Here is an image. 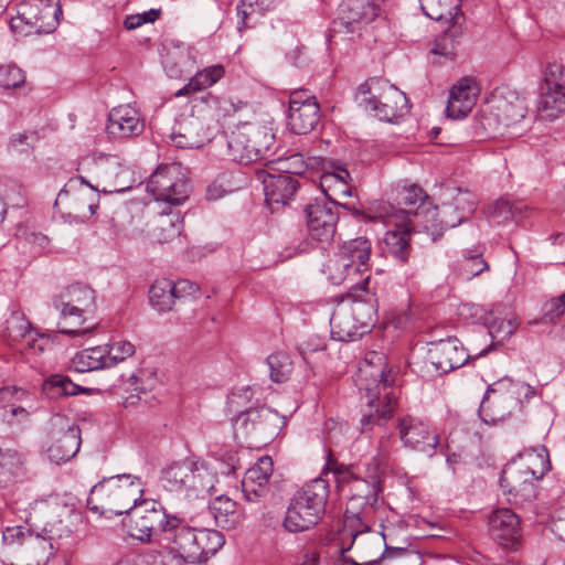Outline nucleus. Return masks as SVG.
I'll return each mask as SVG.
<instances>
[{
	"mask_svg": "<svg viewBox=\"0 0 565 565\" xmlns=\"http://www.w3.org/2000/svg\"><path fill=\"white\" fill-rule=\"evenodd\" d=\"M396 373L387 366L386 356L370 352L360 365L356 385L364 392L369 412L361 417V433H370L375 426L382 427L393 417L397 396L393 387Z\"/></svg>",
	"mask_w": 565,
	"mask_h": 565,
	"instance_id": "f257e3e1",
	"label": "nucleus"
},
{
	"mask_svg": "<svg viewBox=\"0 0 565 565\" xmlns=\"http://www.w3.org/2000/svg\"><path fill=\"white\" fill-rule=\"evenodd\" d=\"M370 275L353 284L343 300L349 306L337 308L330 319L331 337L338 341H354L367 333L375 323L377 299L369 288Z\"/></svg>",
	"mask_w": 565,
	"mask_h": 565,
	"instance_id": "f03ea898",
	"label": "nucleus"
},
{
	"mask_svg": "<svg viewBox=\"0 0 565 565\" xmlns=\"http://www.w3.org/2000/svg\"><path fill=\"white\" fill-rule=\"evenodd\" d=\"M171 523L161 546L184 562L204 563L225 543L216 530L191 527L178 516H172Z\"/></svg>",
	"mask_w": 565,
	"mask_h": 565,
	"instance_id": "7ed1b4c3",
	"label": "nucleus"
},
{
	"mask_svg": "<svg viewBox=\"0 0 565 565\" xmlns=\"http://www.w3.org/2000/svg\"><path fill=\"white\" fill-rule=\"evenodd\" d=\"M329 472L332 473L339 491L348 497L345 509V525L353 526L362 523V515L372 511L379 500L380 478L379 466L373 463V473L369 479L355 476L349 468L339 467L337 462H328Z\"/></svg>",
	"mask_w": 565,
	"mask_h": 565,
	"instance_id": "20e7f679",
	"label": "nucleus"
},
{
	"mask_svg": "<svg viewBox=\"0 0 565 565\" xmlns=\"http://www.w3.org/2000/svg\"><path fill=\"white\" fill-rule=\"evenodd\" d=\"M142 494L140 478L118 475L96 483L89 492L87 505L100 514L127 515Z\"/></svg>",
	"mask_w": 565,
	"mask_h": 565,
	"instance_id": "39448f33",
	"label": "nucleus"
},
{
	"mask_svg": "<svg viewBox=\"0 0 565 565\" xmlns=\"http://www.w3.org/2000/svg\"><path fill=\"white\" fill-rule=\"evenodd\" d=\"M328 497V481L322 478L313 479L290 499L282 527L289 533L310 530L318 524L324 514Z\"/></svg>",
	"mask_w": 565,
	"mask_h": 565,
	"instance_id": "423d86ee",
	"label": "nucleus"
},
{
	"mask_svg": "<svg viewBox=\"0 0 565 565\" xmlns=\"http://www.w3.org/2000/svg\"><path fill=\"white\" fill-rule=\"evenodd\" d=\"M358 98L379 119L396 122L409 113L405 93L382 78H370L358 88Z\"/></svg>",
	"mask_w": 565,
	"mask_h": 565,
	"instance_id": "0eeeda50",
	"label": "nucleus"
},
{
	"mask_svg": "<svg viewBox=\"0 0 565 565\" xmlns=\"http://www.w3.org/2000/svg\"><path fill=\"white\" fill-rule=\"evenodd\" d=\"M160 480L166 490L185 495L207 494L214 488V477L206 465L190 458L169 463Z\"/></svg>",
	"mask_w": 565,
	"mask_h": 565,
	"instance_id": "6e6552de",
	"label": "nucleus"
},
{
	"mask_svg": "<svg viewBox=\"0 0 565 565\" xmlns=\"http://www.w3.org/2000/svg\"><path fill=\"white\" fill-rule=\"evenodd\" d=\"M172 516L157 501H142L128 512L122 525L131 537L161 545L172 524Z\"/></svg>",
	"mask_w": 565,
	"mask_h": 565,
	"instance_id": "1a4fd4ad",
	"label": "nucleus"
},
{
	"mask_svg": "<svg viewBox=\"0 0 565 565\" xmlns=\"http://www.w3.org/2000/svg\"><path fill=\"white\" fill-rule=\"evenodd\" d=\"M61 14L58 0H24L11 18L10 26L23 35L51 33L57 28Z\"/></svg>",
	"mask_w": 565,
	"mask_h": 565,
	"instance_id": "9d476101",
	"label": "nucleus"
},
{
	"mask_svg": "<svg viewBox=\"0 0 565 565\" xmlns=\"http://www.w3.org/2000/svg\"><path fill=\"white\" fill-rule=\"evenodd\" d=\"M147 191L156 201L178 206L188 200L191 186L181 164L171 163L161 164L152 172Z\"/></svg>",
	"mask_w": 565,
	"mask_h": 565,
	"instance_id": "9b49d317",
	"label": "nucleus"
},
{
	"mask_svg": "<svg viewBox=\"0 0 565 565\" xmlns=\"http://www.w3.org/2000/svg\"><path fill=\"white\" fill-rule=\"evenodd\" d=\"M274 135L265 128L243 126L232 131L227 147L232 159L248 164L260 159L271 147Z\"/></svg>",
	"mask_w": 565,
	"mask_h": 565,
	"instance_id": "f8f14e48",
	"label": "nucleus"
},
{
	"mask_svg": "<svg viewBox=\"0 0 565 565\" xmlns=\"http://www.w3.org/2000/svg\"><path fill=\"white\" fill-rule=\"evenodd\" d=\"M544 83L546 90L541 95L537 110L542 119L554 120L565 115V66L548 64Z\"/></svg>",
	"mask_w": 565,
	"mask_h": 565,
	"instance_id": "ddd939ff",
	"label": "nucleus"
},
{
	"mask_svg": "<svg viewBox=\"0 0 565 565\" xmlns=\"http://www.w3.org/2000/svg\"><path fill=\"white\" fill-rule=\"evenodd\" d=\"M320 119V108L316 97L306 89L294 90L289 96L288 126L298 135L313 130Z\"/></svg>",
	"mask_w": 565,
	"mask_h": 565,
	"instance_id": "4468645a",
	"label": "nucleus"
},
{
	"mask_svg": "<svg viewBox=\"0 0 565 565\" xmlns=\"http://www.w3.org/2000/svg\"><path fill=\"white\" fill-rule=\"evenodd\" d=\"M397 430L401 441L408 449L433 456L439 445L436 431L412 415H405L397 419Z\"/></svg>",
	"mask_w": 565,
	"mask_h": 565,
	"instance_id": "2eb2a0df",
	"label": "nucleus"
},
{
	"mask_svg": "<svg viewBox=\"0 0 565 565\" xmlns=\"http://www.w3.org/2000/svg\"><path fill=\"white\" fill-rule=\"evenodd\" d=\"M386 225L394 226L385 233L384 244L387 253L397 262L405 264L411 254L409 237L413 231L412 221L407 213L395 211L381 213Z\"/></svg>",
	"mask_w": 565,
	"mask_h": 565,
	"instance_id": "dca6fc26",
	"label": "nucleus"
},
{
	"mask_svg": "<svg viewBox=\"0 0 565 565\" xmlns=\"http://www.w3.org/2000/svg\"><path fill=\"white\" fill-rule=\"evenodd\" d=\"M490 103V115L505 128L520 122L527 113L525 98L507 86L497 88Z\"/></svg>",
	"mask_w": 565,
	"mask_h": 565,
	"instance_id": "f3484780",
	"label": "nucleus"
},
{
	"mask_svg": "<svg viewBox=\"0 0 565 565\" xmlns=\"http://www.w3.org/2000/svg\"><path fill=\"white\" fill-rule=\"evenodd\" d=\"M306 224L308 235L322 244H330L333 241L339 213L332 203L315 202L306 206Z\"/></svg>",
	"mask_w": 565,
	"mask_h": 565,
	"instance_id": "a211bd4d",
	"label": "nucleus"
},
{
	"mask_svg": "<svg viewBox=\"0 0 565 565\" xmlns=\"http://www.w3.org/2000/svg\"><path fill=\"white\" fill-rule=\"evenodd\" d=\"M60 430L54 434L51 445L46 449L47 458L55 465L71 460L81 447V429L77 425L70 424L63 417H55L52 422Z\"/></svg>",
	"mask_w": 565,
	"mask_h": 565,
	"instance_id": "6ab92c4d",
	"label": "nucleus"
},
{
	"mask_svg": "<svg viewBox=\"0 0 565 565\" xmlns=\"http://www.w3.org/2000/svg\"><path fill=\"white\" fill-rule=\"evenodd\" d=\"M535 481L537 479L529 470L510 462L504 467L499 482L503 492L509 495V501L518 504L536 498Z\"/></svg>",
	"mask_w": 565,
	"mask_h": 565,
	"instance_id": "aec40b11",
	"label": "nucleus"
},
{
	"mask_svg": "<svg viewBox=\"0 0 565 565\" xmlns=\"http://www.w3.org/2000/svg\"><path fill=\"white\" fill-rule=\"evenodd\" d=\"M381 0H347L340 7L337 23L350 33H360L381 14Z\"/></svg>",
	"mask_w": 565,
	"mask_h": 565,
	"instance_id": "412c9836",
	"label": "nucleus"
},
{
	"mask_svg": "<svg viewBox=\"0 0 565 565\" xmlns=\"http://www.w3.org/2000/svg\"><path fill=\"white\" fill-rule=\"evenodd\" d=\"M233 425L247 437L265 439L275 434L278 414L267 407L250 408L239 413Z\"/></svg>",
	"mask_w": 565,
	"mask_h": 565,
	"instance_id": "4be33fe9",
	"label": "nucleus"
},
{
	"mask_svg": "<svg viewBox=\"0 0 565 565\" xmlns=\"http://www.w3.org/2000/svg\"><path fill=\"white\" fill-rule=\"evenodd\" d=\"M488 527L491 539L505 548L514 547L521 541V521L511 509L494 510L489 516Z\"/></svg>",
	"mask_w": 565,
	"mask_h": 565,
	"instance_id": "5701e85b",
	"label": "nucleus"
},
{
	"mask_svg": "<svg viewBox=\"0 0 565 565\" xmlns=\"http://www.w3.org/2000/svg\"><path fill=\"white\" fill-rule=\"evenodd\" d=\"M172 142L181 149H195L210 140V131L205 122L198 116H180L170 135Z\"/></svg>",
	"mask_w": 565,
	"mask_h": 565,
	"instance_id": "b1692460",
	"label": "nucleus"
},
{
	"mask_svg": "<svg viewBox=\"0 0 565 565\" xmlns=\"http://www.w3.org/2000/svg\"><path fill=\"white\" fill-rule=\"evenodd\" d=\"M468 359L469 354L457 339L434 342L428 350V361L441 374L461 367Z\"/></svg>",
	"mask_w": 565,
	"mask_h": 565,
	"instance_id": "393cba45",
	"label": "nucleus"
},
{
	"mask_svg": "<svg viewBox=\"0 0 565 565\" xmlns=\"http://www.w3.org/2000/svg\"><path fill=\"white\" fill-rule=\"evenodd\" d=\"M265 200L271 211H277L289 204L295 198L299 182L289 174L267 173L263 179Z\"/></svg>",
	"mask_w": 565,
	"mask_h": 565,
	"instance_id": "a878e982",
	"label": "nucleus"
},
{
	"mask_svg": "<svg viewBox=\"0 0 565 565\" xmlns=\"http://www.w3.org/2000/svg\"><path fill=\"white\" fill-rule=\"evenodd\" d=\"M145 124L138 111L130 106H118L110 110L106 125L107 134L114 139H128L142 134Z\"/></svg>",
	"mask_w": 565,
	"mask_h": 565,
	"instance_id": "bb28decb",
	"label": "nucleus"
},
{
	"mask_svg": "<svg viewBox=\"0 0 565 565\" xmlns=\"http://www.w3.org/2000/svg\"><path fill=\"white\" fill-rule=\"evenodd\" d=\"M351 181L350 172L341 166L333 167L330 171L326 170L320 178V186L328 199L327 203H332L335 207L340 205L344 209L356 211L349 206L347 202L341 201L351 196Z\"/></svg>",
	"mask_w": 565,
	"mask_h": 565,
	"instance_id": "cd10ccee",
	"label": "nucleus"
},
{
	"mask_svg": "<svg viewBox=\"0 0 565 565\" xmlns=\"http://www.w3.org/2000/svg\"><path fill=\"white\" fill-rule=\"evenodd\" d=\"M480 93L473 77H463L452 86L449 93L447 115L454 119L466 117L473 108Z\"/></svg>",
	"mask_w": 565,
	"mask_h": 565,
	"instance_id": "c85d7f7f",
	"label": "nucleus"
},
{
	"mask_svg": "<svg viewBox=\"0 0 565 565\" xmlns=\"http://www.w3.org/2000/svg\"><path fill=\"white\" fill-rule=\"evenodd\" d=\"M96 174L107 184L105 192H121L129 188L122 181L128 174V169L122 164L119 157L115 154L99 153L94 157Z\"/></svg>",
	"mask_w": 565,
	"mask_h": 565,
	"instance_id": "c756f323",
	"label": "nucleus"
},
{
	"mask_svg": "<svg viewBox=\"0 0 565 565\" xmlns=\"http://www.w3.org/2000/svg\"><path fill=\"white\" fill-rule=\"evenodd\" d=\"M182 224L179 211H161L151 220L150 234L160 244L170 243L180 236Z\"/></svg>",
	"mask_w": 565,
	"mask_h": 565,
	"instance_id": "7c9ffc66",
	"label": "nucleus"
},
{
	"mask_svg": "<svg viewBox=\"0 0 565 565\" xmlns=\"http://www.w3.org/2000/svg\"><path fill=\"white\" fill-rule=\"evenodd\" d=\"M215 523L224 530H233L243 521L237 503L226 495H218L209 505Z\"/></svg>",
	"mask_w": 565,
	"mask_h": 565,
	"instance_id": "2f4dec72",
	"label": "nucleus"
},
{
	"mask_svg": "<svg viewBox=\"0 0 565 565\" xmlns=\"http://www.w3.org/2000/svg\"><path fill=\"white\" fill-rule=\"evenodd\" d=\"M348 258L363 274L369 270V260L372 253V243L366 237H356L343 242L337 252Z\"/></svg>",
	"mask_w": 565,
	"mask_h": 565,
	"instance_id": "473e14b6",
	"label": "nucleus"
},
{
	"mask_svg": "<svg viewBox=\"0 0 565 565\" xmlns=\"http://www.w3.org/2000/svg\"><path fill=\"white\" fill-rule=\"evenodd\" d=\"M60 303L65 305L66 309L78 312L95 311V292L85 285L75 284L70 286L60 297Z\"/></svg>",
	"mask_w": 565,
	"mask_h": 565,
	"instance_id": "72a5a7b5",
	"label": "nucleus"
},
{
	"mask_svg": "<svg viewBox=\"0 0 565 565\" xmlns=\"http://www.w3.org/2000/svg\"><path fill=\"white\" fill-rule=\"evenodd\" d=\"M61 310V320L57 323V329L63 334L73 337L84 335L90 333L95 329V324L82 327L93 316V312H78L75 310L66 309L65 305H56Z\"/></svg>",
	"mask_w": 565,
	"mask_h": 565,
	"instance_id": "f704fd0d",
	"label": "nucleus"
},
{
	"mask_svg": "<svg viewBox=\"0 0 565 565\" xmlns=\"http://www.w3.org/2000/svg\"><path fill=\"white\" fill-rule=\"evenodd\" d=\"M323 271L333 285H342L347 281L353 282L359 276L363 275L355 265H352L348 258L338 253H334L324 264Z\"/></svg>",
	"mask_w": 565,
	"mask_h": 565,
	"instance_id": "c9c22d12",
	"label": "nucleus"
},
{
	"mask_svg": "<svg viewBox=\"0 0 565 565\" xmlns=\"http://www.w3.org/2000/svg\"><path fill=\"white\" fill-rule=\"evenodd\" d=\"M224 74L225 70L220 64L198 71L189 82L174 94V96L181 97L203 90L218 82Z\"/></svg>",
	"mask_w": 565,
	"mask_h": 565,
	"instance_id": "e433bc0d",
	"label": "nucleus"
},
{
	"mask_svg": "<svg viewBox=\"0 0 565 565\" xmlns=\"http://www.w3.org/2000/svg\"><path fill=\"white\" fill-rule=\"evenodd\" d=\"M6 335L11 343L24 342L25 348H35L31 324L21 312L14 311L7 319Z\"/></svg>",
	"mask_w": 565,
	"mask_h": 565,
	"instance_id": "4c0bfd02",
	"label": "nucleus"
},
{
	"mask_svg": "<svg viewBox=\"0 0 565 565\" xmlns=\"http://www.w3.org/2000/svg\"><path fill=\"white\" fill-rule=\"evenodd\" d=\"M106 360V351L104 345H97L77 352L73 356L71 365L74 371L78 373H85L89 371L107 369L108 364Z\"/></svg>",
	"mask_w": 565,
	"mask_h": 565,
	"instance_id": "58836bf2",
	"label": "nucleus"
},
{
	"mask_svg": "<svg viewBox=\"0 0 565 565\" xmlns=\"http://www.w3.org/2000/svg\"><path fill=\"white\" fill-rule=\"evenodd\" d=\"M511 463L520 465L523 469L529 470L537 480L542 479L551 469V462L545 447L525 450L520 455L519 461H512Z\"/></svg>",
	"mask_w": 565,
	"mask_h": 565,
	"instance_id": "ea45409f",
	"label": "nucleus"
},
{
	"mask_svg": "<svg viewBox=\"0 0 565 565\" xmlns=\"http://www.w3.org/2000/svg\"><path fill=\"white\" fill-rule=\"evenodd\" d=\"M424 13L436 21L452 22L460 12L459 0H419Z\"/></svg>",
	"mask_w": 565,
	"mask_h": 565,
	"instance_id": "a19ab883",
	"label": "nucleus"
},
{
	"mask_svg": "<svg viewBox=\"0 0 565 565\" xmlns=\"http://www.w3.org/2000/svg\"><path fill=\"white\" fill-rule=\"evenodd\" d=\"M486 323L492 340L499 343L509 340L519 327V320L513 313H509L504 317H494L493 312H490V317L486 319Z\"/></svg>",
	"mask_w": 565,
	"mask_h": 565,
	"instance_id": "79ce46f5",
	"label": "nucleus"
},
{
	"mask_svg": "<svg viewBox=\"0 0 565 565\" xmlns=\"http://www.w3.org/2000/svg\"><path fill=\"white\" fill-rule=\"evenodd\" d=\"M172 289V280L166 278L156 280L149 290L150 303L159 311H170L175 301Z\"/></svg>",
	"mask_w": 565,
	"mask_h": 565,
	"instance_id": "37998d69",
	"label": "nucleus"
},
{
	"mask_svg": "<svg viewBox=\"0 0 565 565\" xmlns=\"http://www.w3.org/2000/svg\"><path fill=\"white\" fill-rule=\"evenodd\" d=\"M79 386L67 376L61 374L51 375L42 385L43 393L52 399L77 394Z\"/></svg>",
	"mask_w": 565,
	"mask_h": 565,
	"instance_id": "c03bdc74",
	"label": "nucleus"
},
{
	"mask_svg": "<svg viewBox=\"0 0 565 565\" xmlns=\"http://www.w3.org/2000/svg\"><path fill=\"white\" fill-rule=\"evenodd\" d=\"M270 380L275 383H284L289 380L294 371V362L289 354L276 352L267 358Z\"/></svg>",
	"mask_w": 565,
	"mask_h": 565,
	"instance_id": "a18cd8bd",
	"label": "nucleus"
},
{
	"mask_svg": "<svg viewBox=\"0 0 565 565\" xmlns=\"http://www.w3.org/2000/svg\"><path fill=\"white\" fill-rule=\"evenodd\" d=\"M489 269V265L482 257V253L479 250H468L462 259L458 262V275L462 279H471L482 271Z\"/></svg>",
	"mask_w": 565,
	"mask_h": 565,
	"instance_id": "49530a36",
	"label": "nucleus"
},
{
	"mask_svg": "<svg viewBox=\"0 0 565 565\" xmlns=\"http://www.w3.org/2000/svg\"><path fill=\"white\" fill-rule=\"evenodd\" d=\"M401 202L406 206L405 210H401L404 213H407L409 216V220L412 221V216H416L417 212L415 211L416 207L422 206L424 201L427 199L426 193L422 188H419L416 184H412L407 188H404L401 193ZM385 212L384 213H393L397 211L393 206H386L384 205Z\"/></svg>",
	"mask_w": 565,
	"mask_h": 565,
	"instance_id": "de8ad7c7",
	"label": "nucleus"
},
{
	"mask_svg": "<svg viewBox=\"0 0 565 565\" xmlns=\"http://www.w3.org/2000/svg\"><path fill=\"white\" fill-rule=\"evenodd\" d=\"M504 388L512 390L513 393H516L519 396H523L525 401H530L537 394L535 387L531 386L530 384H526L524 382L513 383L511 380L503 379L488 387L481 402V409L486 407L490 393L501 392Z\"/></svg>",
	"mask_w": 565,
	"mask_h": 565,
	"instance_id": "09e8293b",
	"label": "nucleus"
},
{
	"mask_svg": "<svg viewBox=\"0 0 565 565\" xmlns=\"http://www.w3.org/2000/svg\"><path fill=\"white\" fill-rule=\"evenodd\" d=\"M448 204L457 212L461 222L468 220L476 211L477 201L475 195L469 191L457 189V194Z\"/></svg>",
	"mask_w": 565,
	"mask_h": 565,
	"instance_id": "8fccbe9b",
	"label": "nucleus"
},
{
	"mask_svg": "<svg viewBox=\"0 0 565 565\" xmlns=\"http://www.w3.org/2000/svg\"><path fill=\"white\" fill-rule=\"evenodd\" d=\"M23 545L46 558L53 554L52 536L44 529L42 533L28 532Z\"/></svg>",
	"mask_w": 565,
	"mask_h": 565,
	"instance_id": "3c124183",
	"label": "nucleus"
},
{
	"mask_svg": "<svg viewBox=\"0 0 565 565\" xmlns=\"http://www.w3.org/2000/svg\"><path fill=\"white\" fill-rule=\"evenodd\" d=\"M24 84L25 74L20 67L13 64L0 65V87L2 89H18Z\"/></svg>",
	"mask_w": 565,
	"mask_h": 565,
	"instance_id": "603ef678",
	"label": "nucleus"
},
{
	"mask_svg": "<svg viewBox=\"0 0 565 565\" xmlns=\"http://www.w3.org/2000/svg\"><path fill=\"white\" fill-rule=\"evenodd\" d=\"M104 348L108 367L115 366L135 353V345L128 341H116L104 345Z\"/></svg>",
	"mask_w": 565,
	"mask_h": 565,
	"instance_id": "864d4df0",
	"label": "nucleus"
},
{
	"mask_svg": "<svg viewBox=\"0 0 565 565\" xmlns=\"http://www.w3.org/2000/svg\"><path fill=\"white\" fill-rule=\"evenodd\" d=\"M25 459L15 450L0 451V466L13 477L25 475Z\"/></svg>",
	"mask_w": 565,
	"mask_h": 565,
	"instance_id": "5fc2aeb1",
	"label": "nucleus"
},
{
	"mask_svg": "<svg viewBox=\"0 0 565 565\" xmlns=\"http://www.w3.org/2000/svg\"><path fill=\"white\" fill-rule=\"evenodd\" d=\"M273 471L274 463L271 458L264 456L259 458L258 461L246 471L244 478H250L253 481L268 487Z\"/></svg>",
	"mask_w": 565,
	"mask_h": 565,
	"instance_id": "6e6d98bb",
	"label": "nucleus"
},
{
	"mask_svg": "<svg viewBox=\"0 0 565 565\" xmlns=\"http://www.w3.org/2000/svg\"><path fill=\"white\" fill-rule=\"evenodd\" d=\"M202 102L205 103L212 110H214V116L217 119L225 118L232 116L238 110V106L235 105L228 98L216 97L212 94H207L203 96Z\"/></svg>",
	"mask_w": 565,
	"mask_h": 565,
	"instance_id": "4d7b16f0",
	"label": "nucleus"
},
{
	"mask_svg": "<svg viewBox=\"0 0 565 565\" xmlns=\"http://www.w3.org/2000/svg\"><path fill=\"white\" fill-rule=\"evenodd\" d=\"M190 53L186 50L169 52L163 58V66L167 74L172 78H179L183 74V66Z\"/></svg>",
	"mask_w": 565,
	"mask_h": 565,
	"instance_id": "13d9d810",
	"label": "nucleus"
},
{
	"mask_svg": "<svg viewBox=\"0 0 565 565\" xmlns=\"http://www.w3.org/2000/svg\"><path fill=\"white\" fill-rule=\"evenodd\" d=\"M279 174H289L291 177L301 174L307 169V163L301 153H294L286 158H280L277 162Z\"/></svg>",
	"mask_w": 565,
	"mask_h": 565,
	"instance_id": "bf43d9fd",
	"label": "nucleus"
},
{
	"mask_svg": "<svg viewBox=\"0 0 565 565\" xmlns=\"http://www.w3.org/2000/svg\"><path fill=\"white\" fill-rule=\"evenodd\" d=\"M273 3V0H241L237 6V14L242 23L246 25V20L254 12L263 13L267 11Z\"/></svg>",
	"mask_w": 565,
	"mask_h": 565,
	"instance_id": "052dcab7",
	"label": "nucleus"
},
{
	"mask_svg": "<svg viewBox=\"0 0 565 565\" xmlns=\"http://www.w3.org/2000/svg\"><path fill=\"white\" fill-rule=\"evenodd\" d=\"M242 492L248 502H259L269 492V487L253 481L250 478H243Z\"/></svg>",
	"mask_w": 565,
	"mask_h": 565,
	"instance_id": "680f3d73",
	"label": "nucleus"
},
{
	"mask_svg": "<svg viewBox=\"0 0 565 565\" xmlns=\"http://www.w3.org/2000/svg\"><path fill=\"white\" fill-rule=\"evenodd\" d=\"M173 292L177 299H185L188 297H195L199 292V287L188 279H181L177 282L172 281Z\"/></svg>",
	"mask_w": 565,
	"mask_h": 565,
	"instance_id": "e2e57ef3",
	"label": "nucleus"
},
{
	"mask_svg": "<svg viewBox=\"0 0 565 565\" xmlns=\"http://www.w3.org/2000/svg\"><path fill=\"white\" fill-rule=\"evenodd\" d=\"M544 310L545 317L550 320H554L563 316L565 312V294L547 301Z\"/></svg>",
	"mask_w": 565,
	"mask_h": 565,
	"instance_id": "0e129e2a",
	"label": "nucleus"
},
{
	"mask_svg": "<svg viewBox=\"0 0 565 565\" xmlns=\"http://www.w3.org/2000/svg\"><path fill=\"white\" fill-rule=\"evenodd\" d=\"M439 216L440 224L444 228H454L462 223L457 212H455V210L448 203L443 204L439 211Z\"/></svg>",
	"mask_w": 565,
	"mask_h": 565,
	"instance_id": "69168bd1",
	"label": "nucleus"
},
{
	"mask_svg": "<svg viewBox=\"0 0 565 565\" xmlns=\"http://www.w3.org/2000/svg\"><path fill=\"white\" fill-rule=\"evenodd\" d=\"M431 52L437 55H441L448 58H452L455 56V44L454 41L449 38L448 33L436 42Z\"/></svg>",
	"mask_w": 565,
	"mask_h": 565,
	"instance_id": "338daca9",
	"label": "nucleus"
},
{
	"mask_svg": "<svg viewBox=\"0 0 565 565\" xmlns=\"http://www.w3.org/2000/svg\"><path fill=\"white\" fill-rule=\"evenodd\" d=\"M217 458L226 465V469L222 471L223 473H234L237 469L241 468L239 458L236 450L218 452Z\"/></svg>",
	"mask_w": 565,
	"mask_h": 565,
	"instance_id": "774afa93",
	"label": "nucleus"
}]
</instances>
